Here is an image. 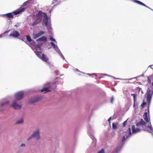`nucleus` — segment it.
<instances>
[{
    "mask_svg": "<svg viewBox=\"0 0 153 153\" xmlns=\"http://www.w3.org/2000/svg\"><path fill=\"white\" fill-rule=\"evenodd\" d=\"M112 117V120H114V119H115L117 117V116H116L115 115V114H114V115L112 117H110L108 119V121L109 122V124H110L111 123V118Z\"/></svg>",
    "mask_w": 153,
    "mask_h": 153,
    "instance_id": "obj_23",
    "label": "nucleus"
},
{
    "mask_svg": "<svg viewBox=\"0 0 153 153\" xmlns=\"http://www.w3.org/2000/svg\"><path fill=\"white\" fill-rule=\"evenodd\" d=\"M56 88V85L55 84H52L51 82H48L46 83L45 86L41 89L40 91L45 93L50 92Z\"/></svg>",
    "mask_w": 153,
    "mask_h": 153,
    "instance_id": "obj_4",
    "label": "nucleus"
},
{
    "mask_svg": "<svg viewBox=\"0 0 153 153\" xmlns=\"http://www.w3.org/2000/svg\"><path fill=\"white\" fill-rule=\"evenodd\" d=\"M51 44L53 46V48H54V49L56 50V51L59 50L57 46L53 42H51Z\"/></svg>",
    "mask_w": 153,
    "mask_h": 153,
    "instance_id": "obj_28",
    "label": "nucleus"
},
{
    "mask_svg": "<svg viewBox=\"0 0 153 153\" xmlns=\"http://www.w3.org/2000/svg\"><path fill=\"white\" fill-rule=\"evenodd\" d=\"M137 88L138 89L139 91H140L142 90L141 88L139 87H138Z\"/></svg>",
    "mask_w": 153,
    "mask_h": 153,
    "instance_id": "obj_44",
    "label": "nucleus"
},
{
    "mask_svg": "<svg viewBox=\"0 0 153 153\" xmlns=\"http://www.w3.org/2000/svg\"><path fill=\"white\" fill-rule=\"evenodd\" d=\"M141 93L143 94V91L142 90H141Z\"/></svg>",
    "mask_w": 153,
    "mask_h": 153,
    "instance_id": "obj_54",
    "label": "nucleus"
},
{
    "mask_svg": "<svg viewBox=\"0 0 153 153\" xmlns=\"http://www.w3.org/2000/svg\"><path fill=\"white\" fill-rule=\"evenodd\" d=\"M80 89L78 88L77 89L74 90L71 92H64L62 93V96L64 97L67 98H77L80 91Z\"/></svg>",
    "mask_w": 153,
    "mask_h": 153,
    "instance_id": "obj_3",
    "label": "nucleus"
},
{
    "mask_svg": "<svg viewBox=\"0 0 153 153\" xmlns=\"http://www.w3.org/2000/svg\"><path fill=\"white\" fill-rule=\"evenodd\" d=\"M97 153H105L104 149H102L101 150L99 151Z\"/></svg>",
    "mask_w": 153,
    "mask_h": 153,
    "instance_id": "obj_37",
    "label": "nucleus"
},
{
    "mask_svg": "<svg viewBox=\"0 0 153 153\" xmlns=\"http://www.w3.org/2000/svg\"><path fill=\"white\" fill-rule=\"evenodd\" d=\"M27 3H28V2L27 1V2H25L24 3V4H23L24 6L26 5Z\"/></svg>",
    "mask_w": 153,
    "mask_h": 153,
    "instance_id": "obj_46",
    "label": "nucleus"
},
{
    "mask_svg": "<svg viewBox=\"0 0 153 153\" xmlns=\"http://www.w3.org/2000/svg\"><path fill=\"white\" fill-rule=\"evenodd\" d=\"M10 102L7 99H4L1 100V103H0V111H3L4 109L3 107L9 104Z\"/></svg>",
    "mask_w": 153,
    "mask_h": 153,
    "instance_id": "obj_12",
    "label": "nucleus"
},
{
    "mask_svg": "<svg viewBox=\"0 0 153 153\" xmlns=\"http://www.w3.org/2000/svg\"><path fill=\"white\" fill-rule=\"evenodd\" d=\"M152 66H153V65H150L148 67H151Z\"/></svg>",
    "mask_w": 153,
    "mask_h": 153,
    "instance_id": "obj_51",
    "label": "nucleus"
},
{
    "mask_svg": "<svg viewBox=\"0 0 153 153\" xmlns=\"http://www.w3.org/2000/svg\"><path fill=\"white\" fill-rule=\"evenodd\" d=\"M143 117L145 121L142 118H141L139 122L136 123V126L139 127L140 126L142 128H143V127L146 126V124L147 123H149L148 125H150V124H151L150 117V116H148L147 112H145L143 114Z\"/></svg>",
    "mask_w": 153,
    "mask_h": 153,
    "instance_id": "obj_2",
    "label": "nucleus"
},
{
    "mask_svg": "<svg viewBox=\"0 0 153 153\" xmlns=\"http://www.w3.org/2000/svg\"><path fill=\"white\" fill-rule=\"evenodd\" d=\"M33 138H35L37 139L40 138V135L39 130L37 129L36 131H34L33 134L27 139V140H29Z\"/></svg>",
    "mask_w": 153,
    "mask_h": 153,
    "instance_id": "obj_11",
    "label": "nucleus"
},
{
    "mask_svg": "<svg viewBox=\"0 0 153 153\" xmlns=\"http://www.w3.org/2000/svg\"><path fill=\"white\" fill-rule=\"evenodd\" d=\"M147 127L150 130H148L145 129H143V130L144 131H146L148 132L151 134L153 136V128L151 124H150V125H148Z\"/></svg>",
    "mask_w": 153,
    "mask_h": 153,
    "instance_id": "obj_16",
    "label": "nucleus"
},
{
    "mask_svg": "<svg viewBox=\"0 0 153 153\" xmlns=\"http://www.w3.org/2000/svg\"><path fill=\"white\" fill-rule=\"evenodd\" d=\"M26 39L29 42H30L31 41V38L28 35L26 36Z\"/></svg>",
    "mask_w": 153,
    "mask_h": 153,
    "instance_id": "obj_34",
    "label": "nucleus"
},
{
    "mask_svg": "<svg viewBox=\"0 0 153 153\" xmlns=\"http://www.w3.org/2000/svg\"><path fill=\"white\" fill-rule=\"evenodd\" d=\"M50 39L51 41H55V39H53V37L52 36H51L50 37Z\"/></svg>",
    "mask_w": 153,
    "mask_h": 153,
    "instance_id": "obj_40",
    "label": "nucleus"
},
{
    "mask_svg": "<svg viewBox=\"0 0 153 153\" xmlns=\"http://www.w3.org/2000/svg\"><path fill=\"white\" fill-rule=\"evenodd\" d=\"M102 74V75H104L105 76H109L110 77H111L112 78H113L114 79V78L115 77L113 76H112L111 75H108V74Z\"/></svg>",
    "mask_w": 153,
    "mask_h": 153,
    "instance_id": "obj_39",
    "label": "nucleus"
},
{
    "mask_svg": "<svg viewBox=\"0 0 153 153\" xmlns=\"http://www.w3.org/2000/svg\"><path fill=\"white\" fill-rule=\"evenodd\" d=\"M117 81L114 82V86H116L117 85Z\"/></svg>",
    "mask_w": 153,
    "mask_h": 153,
    "instance_id": "obj_42",
    "label": "nucleus"
},
{
    "mask_svg": "<svg viewBox=\"0 0 153 153\" xmlns=\"http://www.w3.org/2000/svg\"><path fill=\"white\" fill-rule=\"evenodd\" d=\"M53 72L55 73V74L56 76H58L59 75V71L56 69H54V70Z\"/></svg>",
    "mask_w": 153,
    "mask_h": 153,
    "instance_id": "obj_35",
    "label": "nucleus"
},
{
    "mask_svg": "<svg viewBox=\"0 0 153 153\" xmlns=\"http://www.w3.org/2000/svg\"><path fill=\"white\" fill-rule=\"evenodd\" d=\"M90 117H89V120H90Z\"/></svg>",
    "mask_w": 153,
    "mask_h": 153,
    "instance_id": "obj_55",
    "label": "nucleus"
},
{
    "mask_svg": "<svg viewBox=\"0 0 153 153\" xmlns=\"http://www.w3.org/2000/svg\"><path fill=\"white\" fill-rule=\"evenodd\" d=\"M118 123H113L112 124V128L113 130H115L117 128Z\"/></svg>",
    "mask_w": 153,
    "mask_h": 153,
    "instance_id": "obj_24",
    "label": "nucleus"
},
{
    "mask_svg": "<svg viewBox=\"0 0 153 153\" xmlns=\"http://www.w3.org/2000/svg\"><path fill=\"white\" fill-rule=\"evenodd\" d=\"M87 133L88 135L92 140V145L94 146L96 145V139L94 135V131L91 128V126L88 125V126Z\"/></svg>",
    "mask_w": 153,
    "mask_h": 153,
    "instance_id": "obj_6",
    "label": "nucleus"
},
{
    "mask_svg": "<svg viewBox=\"0 0 153 153\" xmlns=\"http://www.w3.org/2000/svg\"><path fill=\"white\" fill-rule=\"evenodd\" d=\"M128 118L123 123V127H125L127 124V120H128Z\"/></svg>",
    "mask_w": 153,
    "mask_h": 153,
    "instance_id": "obj_32",
    "label": "nucleus"
},
{
    "mask_svg": "<svg viewBox=\"0 0 153 153\" xmlns=\"http://www.w3.org/2000/svg\"><path fill=\"white\" fill-rule=\"evenodd\" d=\"M63 75H64V74H60V76H63Z\"/></svg>",
    "mask_w": 153,
    "mask_h": 153,
    "instance_id": "obj_52",
    "label": "nucleus"
},
{
    "mask_svg": "<svg viewBox=\"0 0 153 153\" xmlns=\"http://www.w3.org/2000/svg\"><path fill=\"white\" fill-rule=\"evenodd\" d=\"M117 79V80H122V79H121L120 78H116L115 77L114 79Z\"/></svg>",
    "mask_w": 153,
    "mask_h": 153,
    "instance_id": "obj_43",
    "label": "nucleus"
},
{
    "mask_svg": "<svg viewBox=\"0 0 153 153\" xmlns=\"http://www.w3.org/2000/svg\"><path fill=\"white\" fill-rule=\"evenodd\" d=\"M33 38L34 39H36L37 38L39 37L40 35H39L38 33L37 34L33 33Z\"/></svg>",
    "mask_w": 153,
    "mask_h": 153,
    "instance_id": "obj_31",
    "label": "nucleus"
},
{
    "mask_svg": "<svg viewBox=\"0 0 153 153\" xmlns=\"http://www.w3.org/2000/svg\"><path fill=\"white\" fill-rule=\"evenodd\" d=\"M25 9V8H21L13 12L4 14L3 15V16H5L7 18L12 19L13 17V15H16L19 14L22 12L24 11Z\"/></svg>",
    "mask_w": 153,
    "mask_h": 153,
    "instance_id": "obj_7",
    "label": "nucleus"
},
{
    "mask_svg": "<svg viewBox=\"0 0 153 153\" xmlns=\"http://www.w3.org/2000/svg\"><path fill=\"white\" fill-rule=\"evenodd\" d=\"M128 127L127 131L124 132L123 134H123L121 138L119 146L111 153H119L122 149L126 140L132 135V134H136L140 132L141 131V129L140 128H135L134 125L131 126V129L130 128V125H129Z\"/></svg>",
    "mask_w": 153,
    "mask_h": 153,
    "instance_id": "obj_1",
    "label": "nucleus"
},
{
    "mask_svg": "<svg viewBox=\"0 0 153 153\" xmlns=\"http://www.w3.org/2000/svg\"><path fill=\"white\" fill-rule=\"evenodd\" d=\"M114 100V98L113 96H111V97L110 99V102L111 103L113 104V103Z\"/></svg>",
    "mask_w": 153,
    "mask_h": 153,
    "instance_id": "obj_33",
    "label": "nucleus"
},
{
    "mask_svg": "<svg viewBox=\"0 0 153 153\" xmlns=\"http://www.w3.org/2000/svg\"><path fill=\"white\" fill-rule=\"evenodd\" d=\"M133 1L135 2H136V3L137 4H138L140 5H141L142 6H144L150 9L149 7H148L147 6H146L144 4L140 2V1H139L137 0H134Z\"/></svg>",
    "mask_w": 153,
    "mask_h": 153,
    "instance_id": "obj_22",
    "label": "nucleus"
},
{
    "mask_svg": "<svg viewBox=\"0 0 153 153\" xmlns=\"http://www.w3.org/2000/svg\"><path fill=\"white\" fill-rule=\"evenodd\" d=\"M152 86H153V80L152 82ZM149 90L150 91V93L152 94H153V88H152V90L151 91V89L149 88H148L146 91H148V90L149 91Z\"/></svg>",
    "mask_w": 153,
    "mask_h": 153,
    "instance_id": "obj_30",
    "label": "nucleus"
},
{
    "mask_svg": "<svg viewBox=\"0 0 153 153\" xmlns=\"http://www.w3.org/2000/svg\"><path fill=\"white\" fill-rule=\"evenodd\" d=\"M44 62H47L48 60V58L46 56V55L44 54H42V57L40 58Z\"/></svg>",
    "mask_w": 153,
    "mask_h": 153,
    "instance_id": "obj_20",
    "label": "nucleus"
},
{
    "mask_svg": "<svg viewBox=\"0 0 153 153\" xmlns=\"http://www.w3.org/2000/svg\"><path fill=\"white\" fill-rule=\"evenodd\" d=\"M112 90L113 91H115V89L114 88H112Z\"/></svg>",
    "mask_w": 153,
    "mask_h": 153,
    "instance_id": "obj_49",
    "label": "nucleus"
},
{
    "mask_svg": "<svg viewBox=\"0 0 153 153\" xmlns=\"http://www.w3.org/2000/svg\"><path fill=\"white\" fill-rule=\"evenodd\" d=\"M45 32H44V31H40L38 33L39 34V35H40V36L42 35H43V34H44L45 33Z\"/></svg>",
    "mask_w": 153,
    "mask_h": 153,
    "instance_id": "obj_38",
    "label": "nucleus"
},
{
    "mask_svg": "<svg viewBox=\"0 0 153 153\" xmlns=\"http://www.w3.org/2000/svg\"><path fill=\"white\" fill-rule=\"evenodd\" d=\"M42 12L39 11L38 13L35 16V21L32 23V26H35L40 24L42 21Z\"/></svg>",
    "mask_w": 153,
    "mask_h": 153,
    "instance_id": "obj_9",
    "label": "nucleus"
},
{
    "mask_svg": "<svg viewBox=\"0 0 153 153\" xmlns=\"http://www.w3.org/2000/svg\"><path fill=\"white\" fill-rule=\"evenodd\" d=\"M54 153H58L56 151H55Z\"/></svg>",
    "mask_w": 153,
    "mask_h": 153,
    "instance_id": "obj_53",
    "label": "nucleus"
},
{
    "mask_svg": "<svg viewBox=\"0 0 153 153\" xmlns=\"http://www.w3.org/2000/svg\"><path fill=\"white\" fill-rule=\"evenodd\" d=\"M16 27H18L19 26V25H16L14 26Z\"/></svg>",
    "mask_w": 153,
    "mask_h": 153,
    "instance_id": "obj_48",
    "label": "nucleus"
},
{
    "mask_svg": "<svg viewBox=\"0 0 153 153\" xmlns=\"http://www.w3.org/2000/svg\"><path fill=\"white\" fill-rule=\"evenodd\" d=\"M144 76V74L143 73L142 75H140V76H140V77L143 76Z\"/></svg>",
    "mask_w": 153,
    "mask_h": 153,
    "instance_id": "obj_47",
    "label": "nucleus"
},
{
    "mask_svg": "<svg viewBox=\"0 0 153 153\" xmlns=\"http://www.w3.org/2000/svg\"><path fill=\"white\" fill-rule=\"evenodd\" d=\"M18 101L15 100L13 101V103L10 105L11 107H13L14 109H21L22 108V105H19L18 103Z\"/></svg>",
    "mask_w": 153,
    "mask_h": 153,
    "instance_id": "obj_13",
    "label": "nucleus"
},
{
    "mask_svg": "<svg viewBox=\"0 0 153 153\" xmlns=\"http://www.w3.org/2000/svg\"><path fill=\"white\" fill-rule=\"evenodd\" d=\"M87 74L89 76H91L92 77H94V76H95L97 78L100 79L103 76H100L97 75L96 73H92V74Z\"/></svg>",
    "mask_w": 153,
    "mask_h": 153,
    "instance_id": "obj_18",
    "label": "nucleus"
},
{
    "mask_svg": "<svg viewBox=\"0 0 153 153\" xmlns=\"http://www.w3.org/2000/svg\"><path fill=\"white\" fill-rule=\"evenodd\" d=\"M63 82L62 79L59 77L56 78L53 82H51L52 84H55L56 85V88L57 85L59 84H62Z\"/></svg>",
    "mask_w": 153,
    "mask_h": 153,
    "instance_id": "obj_14",
    "label": "nucleus"
},
{
    "mask_svg": "<svg viewBox=\"0 0 153 153\" xmlns=\"http://www.w3.org/2000/svg\"><path fill=\"white\" fill-rule=\"evenodd\" d=\"M147 102H145L144 101V100L143 101L142 103L140 105V106L141 107V108H143L145 107L147 105Z\"/></svg>",
    "mask_w": 153,
    "mask_h": 153,
    "instance_id": "obj_29",
    "label": "nucleus"
},
{
    "mask_svg": "<svg viewBox=\"0 0 153 153\" xmlns=\"http://www.w3.org/2000/svg\"><path fill=\"white\" fill-rule=\"evenodd\" d=\"M150 91L148 90L146 91L145 95V97L146 98V101L147 102V110L145 109V111L147 110L148 115L150 116L149 114V107L151 104V102L152 99L153 94H152L150 93ZM146 112V111H145Z\"/></svg>",
    "mask_w": 153,
    "mask_h": 153,
    "instance_id": "obj_5",
    "label": "nucleus"
},
{
    "mask_svg": "<svg viewBox=\"0 0 153 153\" xmlns=\"http://www.w3.org/2000/svg\"><path fill=\"white\" fill-rule=\"evenodd\" d=\"M25 146V143H22L21 144L20 146L21 147H24Z\"/></svg>",
    "mask_w": 153,
    "mask_h": 153,
    "instance_id": "obj_41",
    "label": "nucleus"
},
{
    "mask_svg": "<svg viewBox=\"0 0 153 153\" xmlns=\"http://www.w3.org/2000/svg\"><path fill=\"white\" fill-rule=\"evenodd\" d=\"M37 40H40L44 42H46L47 41V39L46 37L45 36H43L41 38L38 39Z\"/></svg>",
    "mask_w": 153,
    "mask_h": 153,
    "instance_id": "obj_26",
    "label": "nucleus"
},
{
    "mask_svg": "<svg viewBox=\"0 0 153 153\" xmlns=\"http://www.w3.org/2000/svg\"><path fill=\"white\" fill-rule=\"evenodd\" d=\"M25 96V92L23 91H19L14 94V97L16 100L20 101L22 100Z\"/></svg>",
    "mask_w": 153,
    "mask_h": 153,
    "instance_id": "obj_10",
    "label": "nucleus"
},
{
    "mask_svg": "<svg viewBox=\"0 0 153 153\" xmlns=\"http://www.w3.org/2000/svg\"><path fill=\"white\" fill-rule=\"evenodd\" d=\"M139 77H140V76H137L136 77H133V78H130V79H124V80H132V79H137L138 78H139Z\"/></svg>",
    "mask_w": 153,
    "mask_h": 153,
    "instance_id": "obj_36",
    "label": "nucleus"
},
{
    "mask_svg": "<svg viewBox=\"0 0 153 153\" xmlns=\"http://www.w3.org/2000/svg\"><path fill=\"white\" fill-rule=\"evenodd\" d=\"M24 122V119L22 118H21L18 120L16 122V124H20L23 123Z\"/></svg>",
    "mask_w": 153,
    "mask_h": 153,
    "instance_id": "obj_21",
    "label": "nucleus"
},
{
    "mask_svg": "<svg viewBox=\"0 0 153 153\" xmlns=\"http://www.w3.org/2000/svg\"><path fill=\"white\" fill-rule=\"evenodd\" d=\"M137 83V82H133V83L134 84H136V83Z\"/></svg>",
    "mask_w": 153,
    "mask_h": 153,
    "instance_id": "obj_50",
    "label": "nucleus"
},
{
    "mask_svg": "<svg viewBox=\"0 0 153 153\" xmlns=\"http://www.w3.org/2000/svg\"><path fill=\"white\" fill-rule=\"evenodd\" d=\"M19 35V33L16 31H14L12 33L9 35L10 36H13L15 38L18 37Z\"/></svg>",
    "mask_w": 153,
    "mask_h": 153,
    "instance_id": "obj_17",
    "label": "nucleus"
},
{
    "mask_svg": "<svg viewBox=\"0 0 153 153\" xmlns=\"http://www.w3.org/2000/svg\"><path fill=\"white\" fill-rule=\"evenodd\" d=\"M92 105H91L90 104H87V106L86 107V110L87 111H88L89 110V109L91 108H92ZM93 111V108H92V111L91 112V113H92V111Z\"/></svg>",
    "mask_w": 153,
    "mask_h": 153,
    "instance_id": "obj_25",
    "label": "nucleus"
},
{
    "mask_svg": "<svg viewBox=\"0 0 153 153\" xmlns=\"http://www.w3.org/2000/svg\"><path fill=\"white\" fill-rule=\"evenodd\" d=\"M74 70L76 71H79V72H80L78 69L75 68V69H74Z\"/></svg>",
    "mask_w": 153,
    "mask_h": 153,
    "instance_id": "obj_45",
    "label": "nucleus"
},
{
    "mask_svg": "<svg viewBox=\"0 0 153 153\" xmlns=\"http://www.w3.org/2000/svg\"><path fill=\"white\" fill-rule=\"evenodd\" d=\"M42 98V95H37L30 98L28 100V102L30 104L33 105L40 101Z\"/></svg>",
    "mask_w": 153,
    "mask_h": 153,
    "instance_id": "obj_8",
    "label": "nucleus"
},
{
    "mask_svg": "<svg viewBox=\"0 0 153 153\" xmlns=\"http://www.w3.org/2000/svg\"><path fill=\"white\" fill-rule=\"evenodd\" d=\"M44 16V19H43V22L45 24L46 26H47L48 24V18L45 13L42 12V15Z\"/></svg>",
    "mask_w": 153,
    "mask_h": 153,
    "instance_id": "obj_15",
    "label": "nucleus"
},
{
    "mask_svg": "<svg viewBox=\"0 0 153 153\" xmlns=\"http://www.w3.org/2000/svg\"><path fill=\"white\" fill-rule=\"evenodd\" d=\"M35 53L36 55L40 58L42 57V52L41 51H36L35 52Z\"/></svg>",
    "mask_w": 153,
    "mask_h": 153,
    "instance_id": "obj_27",
    "label": "nucleus"
},
{
    "mask_svg": "<svg viewBox=\"0 0 153 153\" xmlns=\"http://www.w3.org/2000/svg\"><path fill=\"white\" fill-rule=\"evenodd\" d=\"M131 96H132L133 97L134 103H133V108H134V107L136 105V102L137 101V95L136 94H131Z\"/></svg>",
    "mask_w": 153,
    "mask_h": 153,
    "instance_id": "obj_19",
    "label": "nucleus"
}]
</instances>
